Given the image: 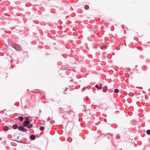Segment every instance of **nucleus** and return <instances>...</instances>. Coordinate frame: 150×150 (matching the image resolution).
<instances>
[{
  "label": "nucleus",
  "instance_id": "nucleus-1",
  "mask_svg": "<svg viewBox=\"0 0 150 150\" xmlns=\"http://www.w3.org/2000/svg\"><path fill=\"white\" fill-rule=\"evenodd\" d=\"M28 118V117H25L26 120L23 123V125L24 127H27L30 123V121Z\"/></svg>",
  "mask_w": 150,
  "mask_h": 150
},
{
  "label": "nucleus",
  "instance_id": "nucleus-2",
  "mask_svg": "<svg viewBox=\"0 0 150 150\" xmlns=\"http://www.w3.org/2000/svg\"><path fill=\"white\" fill-rule=\"evenodd\" d=\"M13 46L14 48L17 50H20L21 49V48L20 45L16 43H13Z\"/></svg>",
  "mask_w": 150,
  "mask_h": 150
},
{
  "label": "nucleus",
  "instance_id": "nucleus-3",
  "mask_svg": "<svg viewBox=\"0 0 150 150\" xmlns=\"http://www.w3.org/2000/svg\"><path fill=\"white\" fill-rule=\"evenodd\" d=\"M30 138L31 140H34L35 139V137L34 135L32 134L30 136Z\"/></svg>",
  "mask_w": 150,
  "mask_h": 150
},
{
  "label": "nucleus",
  "instance_id": "nucleus-4",
  "mask_svg": "<svg viewBox=\"0 0 150 150\" xmlns=\"http://www.w3.org/2000/svg\"><path fill=\"white\" fill-rule=\"evenodd\" d=\"M100 86H99L98 85H96L95 86V87L97 88V89H101L102 88V86L101 84L100 85Z\"/></svg>",
  "mask_w": 150,
  "mask_h": 150
},
{
  "label": "nucleus",
  "instance_id": "nucleus-5",
  "mask_svg": "<svg viewBox=\"0 0 150 150\" xmlns=\"http://www.w3.org/2000/svg\"><path fill=\"white\" fill-rule=\"evenodd\" d=\"M23 129V127L22 126H19L18 127V129L21 131H22Z\"/></svg>",
  "mask_w": 150,
  "mask_h": 150
},
{
  "label": "nucleus",
  "instance_id": "nucleus-6",
  "mask_svg": "<svg viewBox=\"0 0 150 150\" xmlns=\"http://www.w3.org/2000/svg\"><path fill=\"white\" fill-rule=\"evenodd\" d=\"M4 130L5 131H7L8 130V127L6 126H5L4 127Z\"/></svg>",
  "mask_w": 150,
  "mask_h": 150
},
{
  "label": "nucleus",
  "instance_id": "nucleus-7",
  "mask_svg": "<svg viewBox=\"0 0 150 150\" xmlns=\"http://www.w3.org/2000/svg\"><path fill=\"white\" fill-rule=\"evenodd\" d=\"M18 127V126L16 124H14L13 125V128L14 129H17V128Z\"/></svg>",
  "mask_w": 150,
  "mask_h": 150
},
{
  "label": "nucleus",
  "instance_id": "nucleus-8",
  "mask_svg": "<svg viewBox=\"0 0 150 150\" xmlns=\"http://www.w3.org/2000/svg\"><path fill=\"white\" fill-rule=\"evenodd\" d=\"M18 118L20 121H22L23 119V117H18Z\"/></svg>",
  "mask_w": 150,
  "mask_h": 150
},
{
  "label": "nucleus",
  "instance_id": "nucleus-9",
  "mask_svg": "<svg viewBox=\"0 0 150 150\" xmlns=\"http://www.w3.org/2000/svg\"><path fill=\"white\" fill-rule=\"evenodd\" d=\"M107 90V88L105 86H104V92H106Z\"/></svg>",
  "mask_w": 150,
  "mask_h": 150
},
{
  "label": "nucleus",
  "instance_id": "nucleus-10",
  "mask_svg": "<svg viewBox=\"0 0 150 150\" xmlns=\"http://www.w3.org/2000/svg\"><path fill=\"white\" fill-rule=\"evenodd\" d=\"M104 47L105 49H107L108 50V47H109L108 46L106 45H105L104 46Z\"/></svg>",
  "mask_w": 150,
  "mask_h": 150
},
{
  "label": "nucleus",
  "instance_id": "nucleus-11",
  "mask_svg": "<svg viewBox=\"0 0 150 150\" xmlns=\"http://www.w3.org/2000/svg\"><path fill=\"white\" fill-rule=\"evenodd\" d=\"M114 91L115 93H118L119 92V90L118 89L116 88L115 89Z\"/></svg>",
  "mask_w": 150,
  "mask_h": 150
},
{
  "label": "nucleus",
  "instance_id": "nucleus-12",
  "mask_svg": "<svg viewBox=\"0 0 150 150\" xmlns=\"http://www.w3.org/2000/svg\"><path fill=\"white\" fill-rule=\"evenodd\" d=\"M45 129V127L44 126H41L40 127V129L41 130H43Z\"/></svg>",
  "mask_w": 150,
  "mask_h": 150
},
{
  "label": "nucleus",
  "instance_id": "nucleus-13",
  "mask_svg": "<svg viewBox=\"0 0 150 150\" xmlns=\"http://www.w3.org/2000/svg\"><path fill=\"white\" fill-rule=\"evenodd\" d=\"M89 7L88 5H86L85 6V8L86 10H88L89 9Z\"/></svg>",
  "mask_w": 150,
  "mask_h": 150
},
{
  "label": "nucleus",
  "instance_id": "nucleus-14",
  "mask_svg": "<svg viewBox=\"0 0 150 150\" xmlns=\"http://www.w3.org/2000/svg\"><path fill=\"white\" fill-rule=\"evenodd\" d=\"M33 127V125L32 124H30L28 126V128L30 129L32 127Z\"/></svg>",
  "mask_w": 150,
  "mask_h": 150
},
{
  "label": "nucleus",
  "instance_id": "nucleus-15",
  "mask_svg": "<svg viewBox=\"0 0 150 150\" xmlns=\"http://www.w3.org/2000/svg\"><path fill=\"white\" fill-rule=\"evenodd\" d=\"M146 133L148 134H150V130H148L146 131Z\"/></svg>",
  "mask_w": 150,
  "mask_h": 150
},
{
  "label": "nucleus",
  "instance_id": "nucleus-16",
  "mask_svg": "<svg viewBox=\"0 0 150 150\" xmlns=\"http://www.w3.org/2000/svg\"><path fill=\"white\" fill-rule=\"evenodd\" d=\"M27 130L26 129L24 128H23V131L24 132H26L27 131Z\"/></svg>",
  "mask_w": 150,
  "mask_h": 150
},
{
  "label": "nucleus",
  "instance_id": "nucleus-17",
  "mask_svg": "<svg viewBox=\"0 0 150 150\" xmlns=\"http://www.w3.org/2000/svg\"><path fill=\"white\" fill-rule=\"evenodd\" d=\"M50 119V117H49L48 118V119L47 120V121H49Z\"/></svg>",
  "mask_w": 150,
  "mask_h": 150
},
{
  "label": "nucleus",
  "instance_id": "nucleus-18",
  "mask_svg": "<svg viewBox=\"0 0 150 150\" xmlns=\"http://www.w3.org/2000/svg\"><path fill=\"white\" fill-rule=\"evenodd\" d=\"M86 87H85L84 88H83L82 89V91H84V90L86 89Z\"/></svg>",
  "mask_w": 150,
  "mask_h": 150
},
{
  "label": "nucleus",
  "instance_id": "nucleus-19",
  "mask_svg": "<svg viewBox=\"0 0 150 150\" xmlns=\"http://www.w3.org/2000/svg\"><path fill=\"white\" fill-rule=\"evenodd\" d=\"M128 70H129V71H130V69H129V68H128Z\"/></svg>",
  "mask_w": 150,
  "mask_h": 150
},
{
  "label": "nucleus",
  "instance_id": "nucleus-20",
  "mask_svg": "<svg viewBox=\"0 0 150 150\" xmlns=\"http://www.w3.org/2000/svg\"><path fill=\"white\" fill-rule=\"evenodd\" d=\"M104 120H105V122H106L107 121H106V119H104Z\"/></svg>",
  "mask_w": 150,
  "mask_h": 150
},
{
  "label": "nucleus",
  "instance_id": "nucleus-21",
  "mask_svg": "<svg viewBox=\"0 0 150 150\" xmlns=\"http://www.w3.org/2000/svg\"><path fill=\"white\" fill-rule=\"evenodd\" d=\"M106 109L105 110V112L107 113V112L106 111Z\"/></svg>",
  "mask_w": 150,
  "mask_h": 150
},
{
  "label": "nucleus",
  "instance_id": "nucleus-22",
  "mask_svg": "<svg viewBox=\"0 0 150 150\" xmlns=\"http://www.w3.org/2000/svg\"><path fill=\"white\" fill-rule=\"evenodd\" d=\"M105 106H107V105H106V104H105Z\"/></svg>",
  "mask_w": 150,
  "mask_h": 150
},
{
  "label": "nucleus",
  "instance_id": "nucleus-23",
  "mask_svg": "<svg viewBox=\"0 0 150 150\" xmlns=\"http://www.w3.org/2000/svg\"><path fill=\"white\" fill-rule=\"evenodd\" d=\"M101 28H103V27L102 26V27H101Z\"/></svg>",
  "mask_w": 150,
  "mask_h": 150
},
{
  "label": "nucleus",
  "instance_id": "nucleus-24",
  "mask_svg": "<svg viewBox=\"0 0 150 150\" xmlns=\"http://www.w3.org/2000/svg\"><path fill=\"white\" fill-rule=\"evenodd\" d=\"M62 109V108H60L59 109Z\"/></svg>",
  "mask_w": 150,
  "mask_h": 150
},
{
  "label": "nucleus",
  "instance_id": "nucleus-25",
  "mask_svg": "<svg viewBox=\"0 0 150 150\" xmlns=\"http://www.w3.org/2000/svg\"><path fill=\"white\" fill-rule=\"evenodd\" d=\"M102 46L101 48H102ZM101 49H102V48H101Z\"/></svg>",
  "mask_w": 150,
  "mask_h": 150
}]
</instances>
